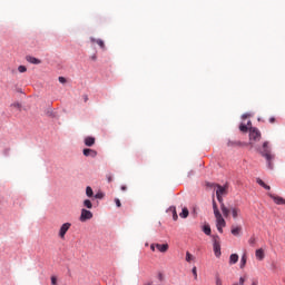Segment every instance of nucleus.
I'll list each match as a JSON object with an SVG mask.
<instances>
[{
  "mask_svg": "<svg viewBox=\"0 0 285 285\" xmlns=\"http://www.w3.org/2000/svg\"><path fill=\"white\" fill-rule=\"evenodd\" d=\"M258 153H261L262 157L266 159L267 168L273 170V161H275V155L271 151V142H263V146L258 149Z\"/></svg>",
  "mask_w": 285,
  "mask_h": 285,
  "instance_id": "1",
  "label": "nucleus"
},
{
  "mask_svg": "<svg viewBox=\"0 0 285 285\" xmlns=\"http://www.w3.org/2000/svg\"><path fill=\"white\" fill-rule=\"evenodd\" d=\"M262 139V131L257 127H249V144L253 146L256 141Z\"/></svg>",
  "mask_w": 285,
  "mask_h": 285,
  "instance_id": "2",
  "label": "nucleus"
},
{
  "mask_svg": "<svg viewBox=\"0 0 285 285\" xmlns=\"http://www.w3.org/2000/svg\"><path fill=\"white\" fill-rule=\"evenodd\" d=\"M213 248L215 257H222V239L218 235L213 236Z\"/></svg>",
  "mask_w": 285,
  "mask_h": 285,
  "instance_id": "3",
  "label": "nucleus"
},
{
  "mask_svg": "<svg viewBox=\"0 0 285 285\" xmlns=\"http://www.w3.org/2000/svg\"><path fill=\"white\" fill-rule=\"evenodd\" d=\"M214 217L216 219V228L218 233H224V228H226V219H224V216L222 214H218Z\"/></svg>",
  "mask_w": 285,
  "mask_h": 285,
  "instance_id": "4",
  "label": "nucleus"
},
{
  "mask_svg": "<svg viewBox=\"0 0 285 285\" xmlns=\"http://www.w3.org/2000/svg\"><path fill=\"white\" fill-rule=\"evenodd\" d=\"M228 210V217H233V219H237L239 217V215H242V209H239V207L237 206H229L227 207Z\"/></svg>",
  "mask_w": 285,
  "mask_h": 285,
  "instance_id": "5",
  "label": "nucleus"
},
{
  "mask_svg": "<svg viewBox=\"0 0 285 285\" xmlns=\"http://www.w3.org/2000/svg\"><path fill=\"white\" fill-rule=\"evenodd\" d=\"M71 226H72V224H70V223L62 224L58 232V237H60V239H66V233H68V230H70Z\"/></svg>",
  "mask_w": 285,
  "mask_h": 285,
  "instance_id": "6",
  "label": "nucleus"
},
{
  "mask_svg": "<svg viewBox=\"0 0 285 285\" xmlns=\"http://www.w3.org/2000/svg\"><path fill=\"white\" fill-rule=\"evenodd\" d=\"M218 199V204L220 206V210L224 215V217H226V219H228V207L226 206V204H224V196H216Z\"/></svg>",
  "mask_w": 285,
  "mask_h": 285,
  "instance_id": "7",
  "label": "nucleus"
},
{
  "mask_svg": "<svg viewBox=\"0 0 285 285\" xmlns=\"http://www.w3.org/2000/svg\"><path fill=\"white\" fill-rule=\"evenodd\" d=\"M216 188V196L226 197V195H228V185H217Z\"/></svg>",
  "mask_w": 285,
  "mask_h": 285,
  "instance_id": "8",
  "label": "nucleus"
},
{
  "mask_svg": "<svg viewBox=\"0 0 285 285\" xmlns=\"http://www.w3.org/2000/svg\"><path fill=\"white\" fill-rule=\"evenodd\" d=\"M88 219H92V212L81 209L80 222H88Z\"/></svg>",
  "mask_w": 285,
  "mask_h": 285,
  "instance_id": "9",
  "label": "nucleus"
},
{
  "mask_svg": "<svg viewBox=\"0 0 285 285\" xmlns=\"http://www.w3.org/2000/svg\"><path fill=\"white\" fill-rule=\"evenodd\" d=\"M82 155H85V157H91L92 159H95V157H97V150L86 148L82 150Z\"/></svg>",
  "mask_w": 285,
  "mask_h": 285,
  "instance_id": "10",
  "label": "nucleus"
},
{
  "mask_svg": "<svg viewBox=\"0 0 285 285\" xmlns=\"http://www.w3.org/2000/svg\"><path fill=\"white\" fill-rule=\"evenodd\" d=\"M269 197L275 202L278 206H285V199L279 196H275L273 194H269Z\"/></svg>",
  "mask_w": 285,
  "mask_h": 285,
  "instance_id": "11",
  "label": "nucleus"
},
{
  "mask_svg": "<svg viewBox=\"0 0 285 285\" xmlns=\"http://www.w3.org/2000/svg\"><path fill=\"white\" fill-rule=\"evenodd\" d=\"M242 234V226H232V235H234V237H239V235Z\"/></svg>",
  "mask_w": 285,
  "mask_h": 285,
  "instance_id": "12",
  "label": "nucleus"
},
{
  "mask_svg": "<svg viewBox=\"0 0 285 285\" xmlns=\"http://www.w3.org/2000/svg\"><path fill=\"white\" fill-rule=\"evenodd\" d=\"M91 43H97L102 50H106V43L101 39H90Z\"/></svg>",
  "mask_w": 285,
  "mask_h": 285,
  "instance_id": "13",
  "label": "nucleus"
},
{
  "mask_svg": "<svg viewBox=\"0 0 285 285\" xmlns=\"http://www.w3.org/2000/svg\"><path fill=\"white\" fill-rule=\"evenodd\" d=\"M157 250L159 253H167L168 252V244H156Z\"/></svg>",
  "mask_w": 285,
  "mask_h": 285,
  "instance_id": "14",
  "label": "nucleus"
},
{
  "mask_svg": "<svg viewBox=\"0 0 285 285\" xmlns=\"http://www.w3.org/2000/svg\"><path fill=\"white\" fill-rule=\"evenodd\" d=\"M255 255L259 262L264 261V257H266V255L264 254V250L262 248L256 249Z\"/></svg>",
  "mask_w": 285,
  "mask_h": 285,
  "instance_id": "15",
  "label": "nucleus"
},
{
  "mask_svg": "<svg viewBox=\"0 0 285 285\" xmlns=\"http://www.w3.org/2000/svg\"><path fill=\"white\" fill-rule=\"evenodd\" d=\"M239 262V255L237 254H232L229 256V264L233 266L234 264H237Z\"/></svg>",
  "mask_w": 285,
  "mask_h": 285,
  "instance_id": "16",
  "label": "nucleus"
},
{
  "mask_svg": "<svg viewBox=\"0 0 285 285\" xmlns=\"http://www.w3.org/2000/svg\"><path fill=\"white\" fill-rule=\"evenodd\" d=\"M213 210L214 216L222 215V212H219V207H217V202H215V196H213Z\"/></svg>",
  "mask_w": 285,
  "mask_h": 285,
  "instance_id": "17",
  "label": "nucleus"
},
{
  "mask_svg": "<svg viewBox=\"0 0 285 285\" xmlns=\"http://www.w3.org/2000/svg\"><path fill=\"white\" fill-rule=\"evenodd\" d=\"M85 145L88 147L95 146V137H86L85 138Z\"/></svg>",
  "mask_w": 285,
  "mask_h": 285,
  "instance_id": "18",
  "label": "nucleus"
},
{
  "mask_svg": "<svg viewBox=\"0 0 285 285\" xmlns=\"http://www.w3.org/2000/svg\"><path fill=\"white\" fill-rule=\"evenodd\" d=\"M27 61H29V63H33L36 66L41 63V60H39V59L35 58V57H31V56L27 57Z\"/></svg>",
  "mask_w": 285,
  "mask_h": 285,
  "instance_id": "19",
  "label": "nucleus"
},
{
  "mask_svg": "<svg viewBox=\"0 0 285 285\" xmlns=\"http://www.w3.org/2000/svg\"><path fill=\"white\" fill-rule=\"evenodd\" d=\"M257 184L259 186H262L263 188H265V190H271V186L266 185V183H264V180H262L261 178H257Z\"/></svg>",
  "mask_w": 285,
  "mask_h": 285,
  "instance_id": "20",
  "label": "nucleus"
},
{
  "mask_svg": "<svg viewBox=\"0 0 285 285\" xmlns=\"http://www.w3.org/2000/svg\"><path fill=\"white\" fill-rule=\"evenodd\" d=\"M185 259H186V262H188V264H190V262H195V256H193V254H190V252H186Z\"/></svg>",
  "mask_w": 285,
  "mask_h": 285,
  "instance_id": "21",
  "label": "nucleus"
},
{
  "mask_svg": "<svg viewBox=\"0 0 285 285\" xmlns=\"http://www.w3.org/2000/svg\"><path fill=\"white\" fill-rule=\"evenodd\" d=\"M169 210L173 213L174 222H177V219H179V216L177 215V209L175 207H170Z\"/></svg>",
  "mask_w": 285,
  "mask_h": 285,
  "instance_id": "22",
  "label": "nucleus"
},
{
  "mask_svg": "<svg viewBox=\"0 0 285 285\" xmlns=\"http://www.w3.org/2000/svg\"><path fill=\"white\" fill-rule=\"evenodd\" d=\"M188 215H189L188 208L184 207V208H183V212L179 214V216H180L183 219H186V217H188Z\"/></svg>",
  "mask_w": 285,
  "mask_h": 285,
  "instance_id": "23",
  "label": "nucleus"
},
{
  "mask_svg": "<svg viewBox=\"0 0 285 285\" xmlns=\"http://www.w3.org/2000/svg\"><path fill=\"white\" fill-rule=\"evenodd\" d=\"M247 259L248 258H247L246 254H244L240 258V268H245Z\"/></svg>",
  "mask_w": 285,
  "mask_h": 285,
  "instance_id": "24",
  "label": "nucleus"
},
{
  "mask_svg": "<svg viewBox=\"0 0 285 285\" xmlns=\"http://www.w3.org/2000/svg\"><path fill=\"white\" fill-rule=\"evenodd\" d=\"M203 233H205V235H210L212 233L210 225H204Z\"/></svg>",
  "mask_w": 285,
  "mask_h": 285,
  "instance_id": "25",
  "label": "nucleus"
},
{
  "mask_svg": "<svg viewBox=\"0 0 285 285\" xmlns=\"http://www.w3.org/2000/svg\"><path fill=\"white\" fill-rule=\"evenodd\" d=\"M86 195H87V197H92V195H94L92 187L86 188Z\"/></svg>",
  "mask_w": 285,
  "mask_h": 285,
  "instance_id": "26",
  "label": "nucleus"
},
{
  "mask_svg": "<svg viewBox=\"0 0 285 285\" xmlns=\"http://www.w3.org/2000/svg\"><path fill=\"white\" fill-rule=\"evenodd\" d=\"M239 130H240V132H248V126L242 124V125L239 126Z\"/></svg>",
  "mask_w": 285,
  "mask_h": 285,
  "instance_id": "27",
  "label": "nucleus"
},
{
  "mask_svg": "<svg viewBox=\"0 0 285 285\" xmlns=\"http://www.w3.org/2000/svg\"><path fill=\"white\" fill-rule=\"evenodd\" d=\"M83 206H86V208H92V202H90V199H86L83 202Z\"/></svg>",
  "mask_w": 285,
  "mask_h": 285,
  "instance_id": "28",
  "label": "nucleus"
},
{
  "mask_svg": "<svg viewBox=\"0 0 285 285\" xmlns=\"http://www.w3.org/2000/svg\"><path fill=\"white\" fill-rule=\"evenodd\" d=\"M207 188H217L219 184H214V183H206Z\"/></svg>",
  "mask_w": 285,
  "mask_h": 285,
  "instance_id": "29",
  "label": "nucleus"
},
{
  "mask_svg": "<svg viewBox=\"0 0 285 285\" xmlns=\"http://www.w3.org/2000/svg\"><path fill=\"white\" fill-rule=\"evenodd\" d=\"M18 71H19V72H27V71H28V68H26V66H19V67H18Z\"/></svg>",
  "mask_w": 285,
  "mask_h": 285,
  "instance_id": "30",
  "label": "nucleus"
},
{
  "mask_svg": "<svg viewBox=\"0 0 285 285\" xmlns=\"http://www.w3.org/2000/svg\"><path fill=\"white\" fill-rule=\"evenodd\" d=\"M256 242H257V240L255 239V237H250L249 240H248V244H249L250 246H255Z\"/></svg>",
  "mask_w": 285,
  "mask_h": 285,
  "instance_id": "31",
  "label": "nucleus"
},
{
  "mask_svg": "<svg viewBox=\"0 0 285 285\" xmlns=\"http://www.w3.org/2000/svg\"><path fill=\"white\" fill-rule=\"evenodd\" d=\"M191 273L194 275V279H197V267H193Z\"/></svg>",
  "mask_w": 285,
  "mask_h": 285,
  "instance_id": "32",
  "label": "nucleus"
},
{
  "mask_svg": "<svg viewBox=\"0 0 285 285\" xmlns=\"http://www.w3.org/2000/svg\"><path fill=\"white\" fill-rule=\"evenodd\" d=\"M95 199H104V194L101 193L96 194Z\"/></svg>",
  "mask_w": 285,
  "mask_h": 285,
  "instance_id": "33",
  "label": "nucleus"
},
{
  "mask_svg": "<svg viewBox=\"0 0 285 285\" xmlns=\"http://www.w3.org/2000/svg\"><path fill=\"white\" fill-rule=\"evenodd\" d=\"M115 204L118 208H121V200H119V198L115 199Z\"/></svg>",
  "mask_w": 285,
  "mask_h": 285,
  "instance_id": "34",
  "label": "nucleus"
},
{
  "mask_svg": "<svg viewBox=\"0 0 285 285\" xmlns=\"http://www.w3.org/2000/svg\"><path fill=\"white\" fill-rule=\"evenodd\" d=\"M58 81H59L60 83H66L67 80H66L65 77H59V78H58Z\"/></svg>",
  "mask_w": 285,
  "mask_h": 285,
  "instance_id": "35",
  "label": "nucleus"
},
{
  "mask_svg": "<svg viewBox=\"0 0 285 285\" xmlns=\"http://www.w3.org/2000/svg\"><path fill=\"white\" fill-rule=\"evenodd\" d=\"M51 284L52 285H57V276H52L51 277Z\"/></svg>",
  "mask_w": 285,
  "mask_h": 285,
  "instance_id": "36",
  "label": "nucleus"
},
{
  "mask_svg": "<svg viewBox=\"0 0 285 285\" xmlns=\"http://www.w3.org/2000/svg\"><path fill=\"white\" fill-rule=\"evenodd\" d=\"M216 285H224V284L222 283V278L216 277Z\"/></svg>",
  "mask_w": 285,
  "mask_h": 285,
  "instance_id": "37",
  "label": "nucleus"
},
{
  "mask_svg": "<svg viewBox=\"0 0 285 285\" xmlns=\"http://www.w3.org/2000/svg\"><path fill=\"white\" fill-rule=\"evenodd\" d=\"M245 282H246V278H244V277H240V278H239V285H244Z\"/></svg>",
  "mask_w": 285,
  "mask_h": 285,
  "instance_id": "38",
  "label": "nucleus"
},
{
  "mask_svg": "<svg viewBox=\"0 0 285 285\" xmlns=\"http://www.w3.org/2000/svg\"><path fill=\"white\" fill-rule=\"evenodd\" d=\"M107 180H108L109 184H110V181H112V176H111V174H108V175H107Z\"/></svg>",
  "mask_w": 285,
  "mask_h": 285,
  "instance_id": "39",
  "label": "nucleus"
},
{
  "mask_svg": "<svg viewBox=\"0 0 285 285\" xmlns=\"http://www.w3.org/2000/svg\"><path fill=\"white\" fill-rule=\"evenodd\" d=\"M155 247L157 248V245L151 244V245H150V250L155 252Z\"/></svg>",
  "mask_w": 285,
  "mask_h": 285,
  "instance_id": "40",
  "label": "nucleus"
},
{
  "mask_svg": "<svg viewBox=\"0 0 285 285\" xmlns=\"http://www.w3.org/2000/svg\"><path fill=\"white\" fill-rule=\"evenodd\" d=\"M82 99H83L85 102L88 101V95H83Z\"/></svg>",
  "mask_w": 285,
  "mask_h": 285,
  "instance_id": "41",
  "label": "nucleus"
},
{
  "mask_svg": "<svg viewBox=\"0 0 285 285\" xmlns=\"http://www.w3.org/2000/svg\"><path fill=\"white\" fill-rule=\"evenodd\" d=\"M269 124H275V117L269 118Z\"/></svg>",
  "mask_w": 285,
  "mask_h": 285,
  "instance_id": "42",
  "label": "nucleus"
},
{
  "mask_svg": "<svg viewBox=\"0 0 285 285\" xmlns=\"http://www.w3.org/2000/svg\"><path fill=\"white\" fill-rule=\"evenodd\" d=\"M250 117L248 114L243 115V119H248Z\"/></svg>",
  "mask_w": 285,
  "mask_h": 285,
  "instance_id": "43",
  "label": "nucleus"
},
{
  "mask_svg": "<svg viewBox=\"0 0 285 285\" xmlns=\"http://www.w3.org/2000/svg\"><path fill=\"white\" fill-rule=\"evenodd\" d=\"M121 190H128V187L126 185L121 186Z\"/></svg>",
  "mask_w": 285,
  "mask_h": 285,
  "instance_id": "44",
  "label": "nucleus"
},
{
  "mask_svg": "<svg viewBox=\"0 0 285 285\" xmlns=\"http://www.w3.org/2000/svg\"><path fill=\"white\" fill-rule=\"evenodd\" d=\"M252 285H257V281H254V282L252 283Z\"/></svg>",
  "mask_w": 285,
  "mask_h": 285,
  "instance_id": "45",
  "label": "nucleus"
},
{
  "mask_svg": "<svg viewBox=\"0 0 285 285\" xmlns=\"http://www.w3.org/2000/svg\"><path fill=\"white\" fill-rule=\"evenodd\" d=\"M252 125V122H250V120L247 122V126H250Z\"/></svg>",
  "mask_w": 285,
  "mask_h": 285,
  "instance_id": "46",
  "label": "nucleus"
},
{
  "mask_svg": "<svg viewBox=\"0 0 285 285\" xmlns=\"http://www.w3.org/2000/svg\"><path fill=\"white\" fill-rule=\"evenodd\" d=\"M92 59H97V56H92Z\"/></svg>",
  "mask_w": 285,
  "mask_h": 285,
  "instance_id": "47",
  "label": "nucleus"
},
{
  "mask_svg": "<svg viewBox=\"0 0 285 285\" xmlns=\"http://www.w3.org/2000/svg\"><path fill=\"white\" fill-rule=\"evenodd\" d=\"M234 285H239V284H234Z\"/></svg>",
  "mask_w": 285,
  "mask_h": 285,
  "instance_id": "48",
  "label": "nucleus"
}]
</instances>
